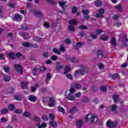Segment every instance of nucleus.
Instances as JSON below:
<instances>
[{
    "label": "nucleus",
    "mask_w": 128,
    "mask_h": 128,
    "mask_svg": "<svg viewBox=\"0 0 128 128\" xmlns=\"http://www.w3.org/2000/svg\"><path fill=\"white\" fill-rule=\"evenodd\" d=\"M42 120H44V122H47V120H48V115H43L42 116Z\"/></svg>",
    "instance_id": "a19ab883"
},
{
    "label": "nucleus",
    "mask_w": 128,
    "mask_h": 128,
    "mask_svg": "<svg viewBox=\"0 0 128 128\" xmlns=\"http://www.w3.org/2000/svg\"><path fill=\"white\" fill-rule=\"evenodd\" d=\"M60 52H66V48L62 46H60Z\"/></svg>",
    "instance_id": "69168bd1"
},
{
    "label": "nucleus",
    "mask_w": 128,
    "mask_h": 128,
    "mask_svg": "<svg viewBox=\"0 0 128 128\" xmlns=\"http://www.w3.org/2000/svg\"><path fill=\"white\" fill-rule=\"evenodd\" d=\"M36 96H34V94H31L28 97V100H30L32 102H36Z\"/></svg>",
    "instance_id": "9d476101"
},
{
    "label": "nucleus",
    "mask_w": 128,
    "mask_h": 128,
    "mask_svg": "<svg viewBox=\"0 0 128 128\" xmlns=\"http://www.w3.org/2000/svg\"><path fill=\"white\" fill-rule=\"evenodd\" d=\"M32 120H35L36 122H40V118L36 116H33Z\"/></svg>",
    "instance_id": "13d9d810"
},
{
    "label": "nucleus",
    "mask_w": 128,
    "mask_h": 128,
    "mask_svg": "<svg viewBox=\"0 0 128 128\" xmlns=\"http://www.w3.org/2000/svg\"><path fill=\"white\" fill-rule=\"evenodd\" d=\"M113 98L115 102H120V99L118 98V95H116V94L114 95L113 96Z\"/></svg>",
    "instance_id": "e433bc0d"
},
{
    "label": "nucleus",
    "mask_w": 128,
    "mask_h": 128,
    "mask_svg": "<svg viewBox=\"0 0 128 128\" xmlns=\"http://www.w3.org/2000/svg\"><path fill=\"white\" fill-rule=\"evenodd\" d=\"M18 34L24 38V40H28L30 38L28 34L26 32H19Z\"/></svg>",
    "instance_id": "6e6552de"
},
{
    "label": "nucleus",
    "mask_w": 128,
    "mask_h": 128,
    "mask_svg": "<svg viewBox=\"0 0 128 128\" xmlns=\"http://www.w3.org/2000/svg\"><path fill=\"white\" fill-rule=\"evenodd\" d=\"M3 70L5 72H6V73H8L10 72V68L8 66L4 67Z\"/></svg>",
    "instance_id": "4c0bfd02"
},
{
    "label": "nucleus",
    "mask_w": 128,
    "mask_h": 128,
    "mask_svg": "<svg viewBox=\"0 0 128 128\" xmlns=\"http://www.w3.org/2000/svg\"><path fill=\"white\" fill-rule=\"evenodd\" d=\"M110 42L113 46H114L116 44V40L114 37H112L111 38Z\"/></svg>",
    "instance_id": "393cba45"
},
{
    "label": "nucleus",
    "mask_w": 128,
    "mask_h": 128,
    "mask_svg": "<svg viewBox=\"0 0 128 128\" xmlns=\"http://www.w3.org/2000/svg\"><path fill=\"white\" fill-rule=\"evenodd\" d=\"M70 62H78V60L76 58L74 57H72L70 58Z\"/></svg>",
    "instance_id": "7c9ffc66"
},
{
    "label": "nucleus",
    "mask_w": 128,
    "mask_h": 128,
    "mask_svg": "<svg viewBox=\"0 0 128 128\" xmlns=\"http://www.w3.org/2000/svg\"><path fill=\"white\" fill-rule=\"evenodd\" d=\"M97 58H102L104 56V52L100 50H98L96 53Z\"/></svg>",
    "instance_id": "ddd939ff"
},
{
    "label": "nucleus",
    "mask_w": 128,
    "mask_h": 128,
    "mask_svg": "<svg viewBox=\"0 0 128 128\" xmlns=\"http://www.w3.org/2000/svg\"><path fill=\"white\" fill-rule=\"evenodd\" d=\"M14 68L15 70H17V72H19V74L22 73V66H20V65L15 64L14 65Z\"/></svg>",
    "instance_id": "0eeeda50"
},
{
    "label": "nucleus",
    "mask_w": 128,
    "mask_h": 128,
    "mask_svg": "<svg viewBox=\"0 0 128 128\" xmlns=\"http://www.w3.org/2000/svg\"><path fill=\"white\" fill-rule=\"evenodd\" d=\"M72 88H76V90H80V88H82V85L78 83H75L74 84Z\"/></svg>",
    "instance_id": "f3484780"
},
{
    "label": "nucleus",
    "mask_w": 128,
    "mask_h": 128,
    "mask_svg": "<svg viewBox=\"0 0 128 128\" xmlns=\"http://www.w3.org/2000/svg\"><path fill=\"white\" fill-rule=\"evenodd\" d=\"M50 124L52 128H56L58 126V123L54 121H50Z\"/></svg>",
    "instance_id": "5701e85b"
},
{
    "label": "nucleus",
    "mask_w": 128,
    "mask_h": 128,
    "mask_svg": "<svg viewBox=\"0 0 128 128\" xmlns=\"http://www.w3.org/2000/svg\"><path fill=\"white\" fill-rule=\"evenodd\" d=\"M120 78V76H118V74H114L112 76V80H116V78Z\"/></svg>",
    "instance_id": "09e8293b"
},
{
    "label": "nucleus",
    "mask_w": 128,
    "mask_h": 128,
    "mask_svg": "<svg viewBox=\"0 0 128 128\" xmlns=\"http://www.w3.org/2000/svg\"><path fill=\"white\" fill-rule=\"evenodd\" d=\"M90 36H91L93 40H96V38H98V36L93 33L90 34Z\"/></svg>",
    "instance_id": "864d4df0"
},
{
    "label": "nucleus",
    "mask_w": 128,
    "mask_h": 128,
    "mask_svg": "<svg viewBox=\"0 0 128 128\" xmlns=\"http://www.w3.org/2000/svg\"><path fill=\"white\" fill-rule=\"evenodd\" d=\"M78 12V8L76 6H73L72 8V14H76Z\"/></svg>",
    "instance_id": "bf43d9fd"
},
{
    "label": "nucleus",
    "mask_w": 128,
    "mask_h": 128,
    "mask_svg": "<svg viewBox=\"0 0 128 128\" xmlns=\"http://www.w3.org/2000/svg\"><path fill=\"white\" fill-rule=\"evenodd\" d=\"M58 110L60 112H62V114H64L66 112V111L64 110V109L61 106H58Z\"/></svg>",
    "instance_id": "412c9836"
},
{
    "label": "nucleus",
    "mask_w": 128,
    "mask_h": 128,
    "mask_svg": "<svg viewBox=\"0 0 128 128\" xmlns=\"http://www.w3.org/2000/svg\"><path fill=\"white\" fill-rule=\"evenodd\" d=\"M4 82H8L10 80V76H8V75H5L3 77Z\"/></svg>",
    "instance_id": "a211bd4d"
},
{
    "label": "nucleus",
    "mask_w": 128,
    "mask_h": 128,
    "mask_svg": "<svg viewBox=\"0 0 128 128\" xmlns=\"http://www.w3.org/2000/svg\"><path fill=\"white\" fill-rule=\"evenodd\" d=\"M78 28H79V30H88V28L86 26L80 25L78 26Z\"/></svg>",
    "instance_id": "473e14b6"
},
{
    "label": "nucleus",
    "mask_w": 128,
    "mask_h": 128,
    "mask_svg": "<svg viewBox=\"0 0 128 128\" xmlns=\"http://www.w3.org/2000/svg\"><path fill=\"white\" fill-rule=\"evenodd\" d=\"M68 92V91L66 90L65 92V96L66 100H71L72 102H74L76 100V97L74 96V94L72 93H69L68 95H66V93Z\"/></svg>",
    "instance_id": "f03ea898"
},
{
    "label": "nucleus",
    "mask_w": 128,
    "mask_h": 128,
    "mask_svg": "<svg viewBox=\"0 0 128 128\" xmlns=\"http://www.w3.org/2000/svg\"><path fill=\"white\" fill-rule=\"evenodd\" d=\"M84 45L82 42H79L76 44L77 48H82V46Z\"/></svg>",
    "instance_id": "e2e57ef3"
},
{
    "label": "nucleus",
    "mask_w": 128,
    "mask_h": 128,
    "mask_svg": "<svg viewBox=\"0 0 128 128\" xmlns=\"http://www.w3.org/2000/svg\"><path fill=\"white\" fill-rule=\"evenodd\" d=\"M110 110L114 114H116L118 110V106L116 104H114L110 106Z\"/></svg>",
    "instance_id": "1a4fd4ad"
},
{
    "label": "nucleus",
    "mask_w": 128,
    "mask_h": 128,
    "mask_svg": "<svg viewBox=\"0 0 128 128\" xmlns=\"http://www.w3.org/2000/svg\"><path fill=\"white\" fill-rule=\"evenodd\" d=\"M68 28L69 30H70V32H74V30H76L74 26H73L70 25L68 27Z\"/></svg>",
    "instance_id": "37998d69"
},
{
    "label": "nucleus",
    "mask_w": 128,
    "mask_h": 128,
    "mask_svg": "<svg viewBox=\"0 0 128 128\" xmlns=\"http://www.w3.org/2000/svg\"><path fill=\"white\" fill-rule=\"evenodd\" d=\"M52 52L54 54H60V52L58 50L56 49V48H54L52 49Z\"/></svg>",
    "instance_id": "49530a36"
},
{
    "label": "nucleus",
    "mask_w": 128,
    "mask_h": 128,
    "mask_svg": "<svg viewBox=\"0 0 128 128\" xmlns=\"http://www.w3.org/2000/svg\"><path fill=\"white\" fill-rule=\"evenodd\" d=\"M82 102L85 104H88V102H90V98L88 97H84Z\"/></svg>",
    "instance_id": "f704fd0d"
},
{
    "label": "nucleus",
    "mask_w": 128,
    "mask_h": 128,
    "mask_svg": "<svg viewBox=\"0 0 128 128\" xmlns=\"http://www.w3.org/2000/svg\"><path fill=\"white\" fill-rule=\"evenodd\" d=\"M47 0L48 2H49V4H56V0Z\"/></svg>",
    "instance_id": "680f3d73"
},
{
    "label": "nucleus",
    "mask_w": 128,
    "mask_h": 128,
    "mask_svg": "<svg viewBox=\"0 0 128 128\" xmlns=\"http://www.w3.org/2000/svg\"><path fill=\"white\" fill-rule=\"evenodd\" d=\"M22 45L26 48H30V44L28 43V42H24L22 43Z\"/></svg>",
    "instance_id": "a18cd8bd"
},
{
    "label": "nucleus",
    "mask_w": 128,
    "mask_h": 128,
    "mask_svg": "<svg viewBox=\"0 0 128 128\" xmlns=\"http://www.w3.org/2000/svg\"><path fill=\"white\" fill-rule=\"evenodd\" d=\"M82 12L83 14H84V20H90V16H88V14L90 11L88 10H82Z\"/></svg>",
    "instance_id": "39448f33"
},
{
    "label": "nucleus",
    "mask_w": 128,
    "mask_h": 128,
    "mask_svg": "<svg viewBox=\"0 0 128 128\" xmlns=\"http://www.w3.org/2000/svg\"><path fill=\"white\" fill-rule=\"evenodd\" d=\"M78 34L81 38H84V36H86V33L82 31L79 32Z\"/></svg>",
    "instance_id": "ea45409f"
},
{
    "label": "nucleus",
    "mask_w": 128,
    "mask_h": 128,
    "mask_svg": "<svg viewBox=\"0 0 128 128\" xmlns=\"http://www.w3.org/2000/svg\"><path fill=\"white\" fill-rule=\"evenodd\" d=\"M82 124V121L80 120H78L76 122V126H77V128H80Z\"/></svg>",
    "instance_id": "4be33fe9"
},
{
    "label": "nucleus",
    "mask_w": 128,
    "mask_h": 128,
    "mask_svg": "<svg viewBox=\"0 0 128 128\" xmlns=\"http://www.w3.org/2000/svg\"><path fill=\"white\" fill-rule=\"evenodd\" d=\"M82 96V93L80 92H78L75 94L76 98H80Z\"/></svg>",
    "instance_id": "338daca9"
},
{
    "label": "nucleus",
    "mask_w": 128,
    "mask_h": 128,
    "mask_svg": "<svg viewBox=\"0 0 128 128\" xmlns=\"http://www.w3.org/2000/svg\"><path fill=\"white\" fill-rule=\"evenodd\" d=\"M98 12L100 14H102V16H104V8H100L98 10Z\"/></svg>",
    "instance_id": "4d7b16f0"
},
{
    "label": "nucleus",
    "mask_w": 128,
    "mask_h": 128,
    "mask_svg": "<svg viewBox=\"0 0 128 128\" xmlns=\"http://www.w3.org/2000/svg\"><path fill=\"white\" fill-rule=\"evenodd\" d=\"M52 78V75H50V73L48 72L46 74V82L48 84V82Z\"/></svg>",
    "instance_id": "a878e982"
},
{
    "label": "nucleus",
    "mask_w": 128,
    "mask_h": 128,
    "mask_svg": "<svg viewBox=\"0 0 128 128\" xmlns=\"http://www.w3.org/2000/svg\"><path fill=\"white\" fill-rule=\"evenodd\" d=\"M8 56L11 60H16V54H14V52H10L8 54Z\"/></svg>",
    "instance_id": "dca6fc26"
},
{
    "label": "nucleus",
    "mask_w": 128,
    "mask_h": 128,
    "mask_svg": "<svg viewBox=\"0 0 128 128\" xmlns=\"http://www.w3.org/2000/svg\"><path fill=\"white\" fill-rule=\"evenodd\" d=\"M22 116H25V118H30V116H32V114L28 112H25L22 114Z\"/></svg>",
    "instance_id": "aec40b11"
},
{
    "label": "nucleus",
    "mask_w": 128,
    "mask_h": 128,
    "mask_svg": "<svg viewBox=\"0 0 128 128\" xmlns=\"http://www.w3.org/2000/svg\"><path fill=\"white\" fill-rule=\"evenodd\" d=\"M7 6H10L12 8H15L16 5L14 3L9 2L7 4Z\"/></svg>",
    "instance_id": "79ce46f5"
},
{
    "label": "nucleus",
    "mask_w": 128,
    "mask_h": 128,
    "mask_svg": "<svg viewBox=\"0 0 128 128\" xmlns=\"http://www.w3.org/2000/svg\"><path fill=\"white\" fill-rule=\"evenodd\" d=\"M44 26L45 28H48L50 26V23L48 22H44Z\"/></svg>",
    "instance_id": "5fc2aeb1"
},
{
    "label": "nucleus",
    "mask_w": 128,
    "mask_h": 128,
    "mask_svg": "<svg viewBox=\"0 0 128 128\" xmlns=\"http://www.w3.org/2000/svg\"><path fill=\"white\" fill-rule=\"evenodd\" d=\"M58 56L56 55H53L51 56V60H54V62H56V60H58Z\"/></svg>",
    "instance_id": "de8ad7c7"
},
{
    "label": "nucleus",
    "mask_w": 128,
    "mask_h": 128,
    "mask_svg": "<svg viewBox=\"0 0 128 128\" xmlns=\"http://www.w3.org/2000/svg\"><path fill=\"white\" fill-rule=\"evenodd\" d=\"M89 120L90 122H98V118H96V116H90V118L89 119Z\"/></svg>",
    "instance_id": "4468645a"
},
{
    "label": "nucleus",
    "mask_w": 128,
    "mask_h": 128,
    "mask_svg": "<svg viewBox=\"0 0 128 128\" xmlns=\"http://www.w3.org/2000/svg\"><path fill=\"white\" fill-rule=\"evenodd\" d=\"M8 108L10 112H12V110H14L16 106L14 104H10L8 106Z\"/></svg>",
    "instance_id": "6ab92c4d"
},
{
    "label": "nucleus",
    "mask_w": 128,
    "mask_h": 128,
    "mask_svg": "<svg viewBox=\"0 0 128 128\" xmlns=\"http://www.w3.org/2000/svg\"><path fill=\"white\" fill-rule=\"evenodd\" d=\"M69 24L76 26V24H78V22L74 20H72L69 21Z\"/></svg>",
    "instance_id": "c85d7f7f"
},
{
    "label": "nucleus",
    "mask_w": 128,
    "mask_h": 128,
    "mask_svg": "<svg viewBox=\"0 0 128 128\" xmlns=\"http://www.w3.org/2000/svg\"><path fill=\"white\" fill-rule=\"evenodd\" d=\"M106 126L108 128H116L118 126V124L114 122H111L110 120H108L106 122Z\"/></svg>",
    "instance_id": "20e7f679"
},
{
    "label": "nucleus",
    "mask_w": 128,
    "mask_h": 128,
    "mask_svg": "<svg viewBox=\"0 0 128 128\" xmlns=\"http://www.w3.org/2000/svg\"><path fill=\"white\" fill-rule=\"evenodd\" d=\"M96 18H104V15H102L100 13H98L96 15Z\"/></svg>",
    "instance_id": "6e6d98bb"
},
{
    "label": "nucleus",
    "mask_w": 128,
    "mask_h": 128,
    "mask_svg": "<svg viewBox=\"0 0 128 128\" xmlns=\"http://www.w3.org/2000/svg\"><path fill=\"white\" fill-rule=\"evenodd\" d=\"M14 99L16 100H19V102H20L22 100V97H20L18 95H14Z\"/></svg>",
    "instance_id": "c03bdc74"
},
{
    "label": "nucleus",
    "mask_w": 128,
    "mask_h": 128,
    "mask_svg": "<svg viewBox=\"0 0 128 128\" xmlns=\"http://www.w3.org/2000/svg\"><path fill=\"white\" fill-rule=\"evenodd\" d=\"M34 14L36 16H38V18H42V16H44V14L41 11L36 10L34 11Z\"/></svg>",
    "instance_id": "9b49d317"
},
{
    "label": "nucleus",
    "mask_w": 128,
    "mask_h": 128,
    "mask_svg": "<svg viewBox=\"0 0 128 128\" xmlns=\"http://www.w3.org/2000/svg\"><path fill=\"white\" fill-rule=\"evenodd\" d=\"M60 6V8H64V6L66 5V4H68V1L65 0V1H60L58 2Z\"/></svg>",
    "instance_id": "f8f14e48"
},
{
    "label": "nucleus",
    "mask_w": 128,
    "mask_h": 128,
    "mask_svg": "<svg viewBox=\"0 0 128 128\" xmlns=\"http://www.w3.org/2000/svg\"><path fill=\"white\" fill-rule=\"evenodd\" d=\"M1 112L3 114H6L8 112V110L6 108H4L3 109H2Z\"/></svg>",
    "instance_id": "58836bf2"
},
{
    "label": "nucleus",
    "mask_w": 128,
    "mask_h": 128,
    "mask_svg": "<svg viewBox=\"0 0 128 128\" xmlns=\"http://www.w3.org/2000/svg\"><path fill=\"white\" fill-rule=\"evenodd\" d=\"M115 8H116V10H118L119 12H122V7L121 4L115 6Z\"/></svg>",
    "instance_id": "c9c22d12"
},
{
    "label": "nucleus",
    "mask_w": 128,
    "mask_h": 128,
    "mask_svg": "<svg viewBox=\"0 0 128 128\" xmlns=\"http://www.w3.org/2000/svg\"><path fill=\"white\" fill-rule=\"evenodd\" d=\"M96 34L99 35L102 34V32H104V30L100 29H97L96 30Z\"/></svg>",
    "instance_id": "8fccbe9b"
},
{
    "label": "nucleus",
    "mask_w": 128,
    "mask_h": 128,
    "mask_svg": "<svg viewBox=\"0 0 128 128\" xmlns=\"http://www.w3.org/2000/svg\"><path fill=\"white\" fill-rule=\"evenodd\" d=\"M48 116L50 120H52V121L54 120V114H50Z\"/></svg>",
    "instance_id": "3c124183"
},
{
    "label": "nucleus",
    "mask_w": 128,
    "mask_h": 128,
    "mask_svg": "<svg viewBox=\"0 0 128 128\" xmlns=\"http://www.w3.org/2000/svg\"><path fill=\"white\" fill-rule=\"evenodd\" d=\"M22 30H28V28L26 24H24L22 26Z\"/></svg>",
    "instance_id": "774afa93"
},
{
    "label": "nucleus",
    "mask_w": 128,
    "mask_h": 128,
    "mask_svg": "<svg viewBox=\"0 0 128 128\" xmlns=\"http://www.w3.org/2000/svg\"><path fill=\"white\" fill-rule=\"evenodd\" d=\"M14 112L16 114H22V110L20 109H16L14 110Z\"/></svg>",
    "instance_id": "c756f323"
},
{
    "label": "nucleus",
    "mask_w": 128,
    "mask_h": 128,
    "mask_svg": "<svg viewBox=\"0 0 128 128\" xmlns=\"http://www.w3.org/2000/svg\"><path fill=\"white\" fill-rule=\"evenodd\" d=\"M13 20L15 22H18V20L19 22H22V15H20L19 14H16L14 15L13 17Z\"/></svg>",
    "instance_id": "423d86ee"
},
{
    "label": "nucleus",
    "mask_w": 128,
    "mask_h": 128,
    "mask_svg": "<svg viewBox=\"0 0 128 128\" xmlns=\"http://www.w3.org/2000/svg\"><path fill=\"white\" fill-rule=\"evenodd\" d=\"M64 65H59L56 66V70H62V68H64Z\"/></svg>",
    "instance_id": "603ef678"
},
{
    "label": "nucleus",
    "mask_w": 128,
    "mask_h": 128,
    "mask_svg": "<svg viewBox=\"0 0 128 128\" xmlns=\"http://www.w3.org/2000/svg\"><path fill=\"white\" fill-rule=\"evenodd\" d=\"M78 108L76 107H73L72 109L70 110V114H74L76 112H78Z\"/></svg>",
    "instance_id": "72a5a7b5"
},
{
    "label": "nucleus",
    "mask_w": 128,
    "mask_h": 128,
    "mask_svg": "<svg viewBox=\"0 0 128 128\" xmlns=\"http://www.w3.org/2000/svg\"><path fill=\"white\" fill-rule=\"evenodd\" d=\"M70 71V66H66L64 68V74H68V72Z\"/></svg>",
    "instance_id": "2eb2a0df"
},
{
    "label": "nucleus",
    "mask_w": 128,
    "mask_h": 128,
    "mask_svg": "<svg viewBox=\"0 0 128 128\" xmlns=\"http://www.w3.org/2000/svg\"><path fill=\"white\" fill-rule=\"evenodd\" d=\"M42 56L44 58H48V57L50 56V53H48V52H43L42 54Z\"/></svg>",
    "instance_id": "cd10ccee"
},
{
    "label": "nucleus",
    "mask_w": 128,
    "mask_h": 128,
    "mask_svg": "<svg viewBox=\"0 0 128 128\" xmlns=\"http://www.w3.org/2000/svg\"><path fill=\"white\" fill-rule=\"evenodd\" d=\"M94 4H95V6L98 7L102 6V2L100 0L96 1L94 2Z\"/></svg>",
    "instance_id": "bb28decb"
},
{
    "label": "nucleus",
    "mask_w": 128,
    "mask_h": 128,
    "mask_svg": "<svg viewBox=\"0 0 128 128\" xmlns=\"http://www.w3.org/2000/svg\"><path fill=\"white\" fill-rule=\"evenodd\" d=\"M49 102L48 104V106L50 108H54V106H56V99L54 98V97L51 96L49 98Z\"/></svg>",
    "instance_id": "7ed1b4c3"
},
{
    "label": "nucleus",
    "mask_w": 128,
    "mask_h": 128,
    "mask_svg": "<svg viewBox=\"0 0 128 128\" xmlns=\"http://www.w3.org/2000/svg\"><path fill=\"white\" fill-rule=\"evenodd\" d=\"M80 68L79 70H76L74 72V76H76L78 74H80L82 76H84L86 74H88L90 72V68L86 66H84L83 65H80Z\"/></svg>",
    "instance_id": "f257e3e1"
},
{
    "label": "nucleus",
    "mask_w": 128,
    "mask_h": 128,
    "mask_svg": "<svg viewBox=\"0 0 128 128\" xmlns=\"http://www.w3.org/2000/svg\"><path fill=\"white\" fill-rule=\"evenodd\" d=\"M100 40L104 42H106V40H108V37L104 34H103L100 36Z\"/></svg>",
    "instance_id": "b1692460"
},
{
    "label": "nucleus",
    "mask_w": 128,
    "mask_h": 128,
    "mask_svg": "<svg viewBox=\"0 0 128 128\" xmlns=\"http://www.w3.org/2000/svg\"><path fill=\"white\" fill-rule=\"evenodd\" d=\"M120 18V16L118 15H114L112 17V18L114 20H118Z\"/></svg>",
    "instance_id": "052dcab7"
},
{
    "label": "nucleus",
    "mask_w": 128,
    "mask_h": 128,
    "mask_svg": "<svg viewBox=\"0 0 128 128\" xmlns=\"http://www.w3.org/2000/svg\"><path fill=\"white\" fill-rule=\"evenodd\" d=\"M22 88L24 90L28 88V83L26 82H22Z\"/></svg>",
    "instance_id": "2f4dec72"
},
{
    "label": "nucleus",
    "mask_w": 128,
    "mask_h": 128,
    "mask_svg": "<svg viewBox=\"0 0 128 128\" xmlns=\"http://www.w3.org/2000/svg\"><path fill=\"white\" fill-rule=\"evenodd\" d=\"M100 90L102 92H106V86H101L100 87Z\"/></svg>",
    "instance_id": "0e129e2a"
}]
</instances>
